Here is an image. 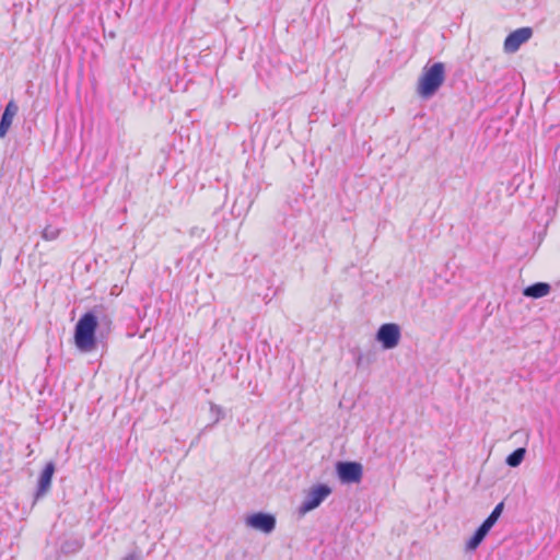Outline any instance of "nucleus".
Segmentation results:
<instances>
[{"label":"nucleus","mask_w":560,"mask_h":560,"mask_svg":"<svg viewBox=\"0 0 560 560\" xmlns=\"http://www.w3.org/2000/svg\"><path fill=\"white\" fill-rule=\"evenodd\" d=\"M100 325V318L95 312L83 314L74 328V343L82 352H91L96 347L95 332Z\"/></svg>","instance_id":"f257e3e1"},{"label":"nucleus","mask_w":560,"mask_h":560,"mask_svg":"<svg viewBox=\"0 0 560 560\" xmlns=\"http://www.w3.org/2000/svg\"><path fill=\"white\" fill-rule=\"evenodd\" d=\"M445 80V66L443 62H435L425 66L418 79L417 93L422 98L432 97Z\"/></svg>","instance_id":"f03ea898"},{"label":"nucleus","mask_w":560,"mask_h":560,"mask_svg":"<svg viewBox=\"0 0 560 560\" xmlns=\"http://www.w3.org/2000/svg\"><path fill=\"white\" fill-rule=\"evenodd\" d=\"M330 493L331 489L327 485L320 483L312 487L306 492L303 502L299 506L300 515H305L306 513L318 508Z\"/></svg>","instance_id":"7ed1b4c3"},{"label":"nucleus","mask_w":560,"mask_h":560,"mask_svg":"<svg viewBox=\"0 0 560 560\" xmlns=\"http://www.w3.org/2000/svg\"><path fill=\"white\" fill-rule=\"evenodd\" d=\"M375 338L382 345L383 349H394L398 346L401 338L400 327L395 323L383 324L380 326Z\"/></svg>","instance_id":"20e7f679"},{"label":"nucleus","mask_w":560,"mask_h":560,"mask_svg":"<svg viewBox=\"0 0 560 560\" xmlns=\"http://www.w3.org/2000/svg\"><path fill=\"white\" fill-rule=\"evenodd\" d=\"M337 472L342 482H359L362 478V465L355 462H340L337 464Z\"/></svg>","instance_id":"39448f33"},{"label":"nucleus","mask_w":560,"mask_h":560,"mask_svg":"<svg viewBox=\"0 0 560 560\" xmlns=\"http://www.w3.org/2000/svg\"><path fill=\"white\" fill-rule=\"evenodd\" d=\"M533 35L530 27H521L510 33L504 40V50L506 52H515L526 43Z\"/></svg>","instance_id":"423d86ee"},{"label":"nucleus","mask_w":560,"mask_h":560,"mask_svg":"<svg viewBox=\"0 0 560 560\" xmlns=\"http://www.w3.org/2000/svg\"><path fill=\"white\" fill-rule=\"evenodd\" d=\"M246 525L265 534L271 533L276 527V518L271 514L255 513L246 518Z\"/></svg>","instance_id":"0eeeda50"},{"label":"nucleus","mask_w":560,"mask_h":560,"mask_svg":"<svg viewBox=\"0 0 560 560\" xmlns=\"http://www.w3.org/2000/svg\"><path fill=\"white\" fill-rule=\"evenodd\" d=\"M19 112V107L14 101H10L1 116L0 120V138H4L12 125L13 118Z\"/></svg>","instance_id":"6e6552de"},{"label":"nucleus","mask_w":560,"mask_h":560,"mask_svg":"<svg viewBox=\"0 0 560 560\" xmlns=\"http://www.w3.org/2000/svg\"><path fill=\"white\" fill-rule=\"evenodd\" d=\"M55 472V465L54 463H47L44 470L42 471L38 480V489H37V495H43L46 493L50 487L51 478Z\"/></svg>","instance_id":"1a4fd4ad"},{"label":"nucleus","mask_w":560,"mask_h":560,"mask_svg":"<svg viewBox=\"0 0 560 560\" xmlns=\"http://www.w3.org/2000/svg\"><path fill=\"white\" fill-rule=\"evenodd\" d=\"M551 287L546 282H536L523 290V295L532 299H540L550 293Z\"/></svg>","instance_id":"9d476101"},{"label":"nucleus","mask_w":560,"mask_h":560,"mask_svg":"<svg viewBox=\"0 0 560 560\" xmlns=\"http://www.w3.org/2000/svg\"><path fill=\"white\" fill-rule=\"evenodd\" d=\"M489 530H490L489 528H487L485 525L481 524L477 528L475 534L471 536V538L467 541L466 548L468 550H475L481 544V541L485 539V537L487 536Z\"/></svg>","instance_id":"9b49d317"},{"label":"nucleus","mask_w":560,"mask_h":560,"mask_svg":"<svg viewBox=\"0 0 560 560\" xmlns=\"http://www.w3.org/2000/svg\"><path fill=\"white\" fill-rule=\"evenodd\" d=\"M526 454V450L524 447H518L514 452H512L505 459V463L510 467H517L523 462Z\"/></svg>","instance_id":"f8f14e48"},{"label":"nucleus","mask_w":560,"mask_h":560,"mask_svg":"<svg viewBox=\"0 0 560 560\" xmlns=\"http://www.w3.org/2000/svg\"><path fill=\"white\" fill-rule=\"evenodd\" d=\"M61 229L57 225L47 224L42 231V238L51 242L59 237Z\"/></svg>","instance_id":"ddd939ff"},{"label":"nucleus","mask_w":560,"mask_h":560,"mask_svg":"<svg viewBox=\"0 0 560 560\" xmlns=\"http://www.w3.org/2000/svg\"><path fill=\"white\" fill-rule=\"evenodd\" d=\"M503 511V503H499L491 514L483 521L482 525H485L487 528L491 529L492 526L497 523L498 518L500 517L501 513Z\"/></svg>","instance_id":"4468645a"},{"label":"nucleus","mask_w":560,"mask_h":560,"mask_svg":"<svg viewBox=\"0 0 560 560\" xmlns=\"http://www.w3.org/2000/svg\"><path fill=\"white\" fill-rule=\"evenodd\" d=\"M210 412L213 417V424L218 423L224 416L223 409L215 404L210 405Z\"/></svg>","instance_id":"2eb2a0df"},{"label":"nucleus","mask_w":560,"mask_h":560,"mask_svg":"<svg viewBox=\"0 0 560 560\" xmlns=\"http://www.w3.org/2000/svg\"><path fill=\"white\" fill-rule=\"evenodd\" d=\"M104 320L106 322L107 325L110 324V320L106 318V316H104Z\"/></svg>","instance_id":"dca6fc26"},{"label":"nucleus","mask_w":560,"mask_h":560,"mask_svg":"<svg viewBox=\"0 0 560 560\" xmlns=\"http://www.w3.org/2000/svg\"><path fill=\"white\" fill-rule=\"evenodd\" d=\"M122 560H133V558L132 557H126Z\"/></svg>","instance_id":"f3484780"}]
</instances>
